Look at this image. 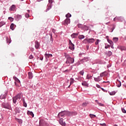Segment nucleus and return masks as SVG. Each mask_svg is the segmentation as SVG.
<instances>
[{
  "instance_id": "31",
  "label": "nucleus",
  "mask_w": 126,
  "mask_h": 126,
  "mask_svg": "<svg viewBox=\"0 0 126 126\" xmlns=\"http://www.w3.org/2000/svg\"><path fill=\"white\" fill-rule=\"evenodd\" d=\"M70 84L71 85L72 84H73L74 83V79L73 78H71L70 79Z\"/></svg>"
},
{
  "instance_id": "19",
  "label": "nucleus",
  "mask_w": 126,
  "mask_h": 126,
  "mask_svg": "<svg viewBox=\"0 0 126 126\" xmlns=\"http://www.w3.org/2000/svg\"><path fill=\"white\" fill-rule=\"evenodd\" d=\"M16 114H19L21 112L20 108L19 107H16L14 109Z\"/></svg>"
},
{
  "instance_id": "15",
  "label": "nucleus",
  "mask_w": 126,
  "mask_h": 126,
  "mask_svg": "<svg viewBox=\"0 0 126 126\" xmlns=\"http://www.w3.org/2000/svg\"><path fill=\"white\" fill-rule=\"evenodd\" d=\"M68 48L71 50V51H74V44L72 43L71 44H69Z\"/></svg>"
},
{
  "instance_id": "39",
  "label": "nucleus",
  "mask_w": 126,
  "mask_h": 126,
  "mask_svg": "<svg viewBox=\"0 0 126 126\" xmlns=\"http://www.w3.org/2000/svg\"><path fill=\"white\" fill-rule=\"evenodd\" d=\"M116 94V92L115 91H113V92H110L109 93V94L111 95V96H113L114 95H115Z\"/></svg>"
},
{
  "instance_id": "2",
  "label": "nucleus",
  "mask_w": 126,
  "mask_h": 126,
  "mask_svg": "<svg viewBox=\"0 0 126 126\" xmlns=\"http://www.w3.org/2000/svg\"><path fill=\"white\" fill-rule=\"evenodd\" d=\"M124 21V18L122 17H116L114 18V21L115 22H122Z\"/></svg>"
},
{
  "instance_id": "50",
  "label": "nucleus",
  "mask_w": 126,
  "mask_h": 126,
  "mask_svg": "<svg viewBox=\"0 0 126 126\" xmlns=\"http://www.w3.org/2000/svg\"><path fill=\"white\" fill-rule=\"evenodd\" d=\"M122 111L123 112V113H124V114L126 113V109H125V108H122Z\"/></svg>"
},
{
  "instance_id": "52",
  "label": "nucleus",
  "mask_w": 126,
  "mask_h": 126,
  "mask_svg": "<svg viewBox=\"0 0 126 126\" xmlns=\"http://www.w3.org/2000/svg\"><path fill=\"white\" fill-rule=\"evenodd\" d=\"M33 58H34V56H33V55H31L29 57L30 60H32V59H33Z\"/></svg>"
},
{
  "instance_id": "22",
  "label": "nucleus",
  "mask_w": 126,
  "mask_h": 126,
  "mask_svg": "<svg viewBox=\"0 0 126 126\" xmlns=\"http://www.w3.org/2000/svg\"><path fill=\"white\" fill-rule=\"evenodd\" d=\"M13 79L15 81V82H17V83H20V80H19V79H18V78H17V77H16V76H13Z\"/></svg>"
},
{
  "instance_id": "63",
  "label": "nucleus",
  "mask_w": 126,
  "mask_h": 126,
  "mask_svg": "<svg viewBox=\"0 0 126 126\" xmlns=\"http://www.w3.org/2000/svg\"><path fill=\"white\" fill-rule=\"evenodd\" d=\"M96 87L97 88H101V86L100 85H96Z\"/></svg>"
},
{
  "instance_id": "53",
  "label": "nucleus",
  "mask_w": 126,
  "mask_h": 126,
  "mask_svg": "<svg viewBox=\"0 0 126 126\" xmlns=\"http://www.w3.org/2000/svg\"><path fill=\"white\" fill-rule=\"evenodd\" d=\"M101 90H102V91H103V92H105L106 93L107 92H108V91H107V90L104 89V88H101Z\"/></svg>"
},
{
  "instance_id": "42",
  "label": "nucleus",
  "mask_w": 126,
  "mask_h": 126,
  "mask_svg": "<svg viewBox=\"0 0 126 126\" xmlns=\"http://www.w3.org/2000/svg\"><path fill=\"white\" fill-rule=\"evenodd\" d=\"M65 17H66V18H69V17H71V14H70V13H68L66 14Z\"/></svg>"
},
{
  "instance_id": "61",
  "label": "nucleus",
  "mask_w": 126,
  "mask_h": 126,
  "mask_svg": "<svg viewBox=\"0 0 126 126\" xmlns=\"http://www.w3.org/2000/svg\"><path fill=\"white\" fill-rule=\"evenodd\" d=\"M71 44H73L71 42V40L70 39H69V45H71Z\"/></svg>"
},
{
  "instance_id": "10",
  "label": "nucleus",
  "mask_w": 126,
  "mask_h": 126,
  "mask_svg": "<svg viewBox=\"0 0 126 126\" xmlns=\"http://www.w3.org/2000/svg\"><path fill=\"white\" fill-rule=\"evenodd\" d=\"M34 47L37 50H38V49H40V43H39V42H38L37 40L35 41Z\"/></svg>"
},
{
  "instance_id": "41",
  "label": "nucleus",
  "mask_w": 126,
  "mask_h": 126,
  "mask_svg": "<svg viewBox=\"0 0 126 126\" xmlns=\"http://www.w3.org/2000/svg\"><path fill=\"white\" fill-rule=\"evenodd\" d=\"M88 105V102H84L82 104L83 107H86Z\"/></svg>"
},
{
  "instance_id": "27",
  "label": "nucleus",
  "mask_w": 126,
  "mask_h": 126,
  "mask_svg": "<svg viewBox=\"0 0 126 126\" xmlns=\"http://www.w3.org/2000/svg\"><path fill=\"white\" fill-rule=\"evenodd\" d=\"M81 63H83V62H82V60H81L80 61H78L75 64V65H80V64H81Z\"/></svg>"
},
{
  "instance_id": "9",
  "label": "nucleus",
  "mask_w": 126,
  "mask_h": 126,
  "mask_svg": "<svg viewBox=\"0 0 126 126\" xmlns=\"http://www.w3.org/2000/svg\"><path fill=\"white\" fill-rule=\"evenodd\" d=\"M70 23V19L68 18H66L63 22L64 25H68V24Z\"/></svg>"
},
{
  "instance_id": "37",
  "label": "nucleus",
  "mask_w": 126,
  "mask_h": 126,
  "mask_svg": "<svg viewBox=\"0 0 126 126\" xmlns=\"http://www.w3.org/2000/svg\"><path fill=\"white\" fill-rule=\"evenodd\" d=\"M10 29L11 30H14V24L12 23L10 25Z\"/></svg>"
},
{
  "instance_id": "46",
  "label": "nucleus",
  "mask_w": 126,
  "mask_h": 126,
  "mask_svg": "<svg viewBox=\"0 0 126 126\" xmlns=\"http://www.w3.org/2000/svg\"><path fill=\"white\" fill-rule=\"evenodd\" d=\"M105 72H102V73H101L100 74V77L102 78V77H103V76H104V75H105Z\"/></svg>"
},
{
  "instance_id": "26",
  "label": "nucleus",
  "mask_w": 126,
  "mask_h": 126,
  "mask_svg": "<svg viewBox=\"0 0 126 126\" xmlns=\"http://www.w3.org/2000/svg\"><path fill=\"white\" fill-rule=\"evenodd\" d=\"M27 114L28 115H30V116H32V118H34V113H33V112L32 111H30L28 110L27 111Z\"/></svg>"
},
{
  "instance_id": "33",
  "label": "nucleus",
  "mask_w": 126,
  "mask_h": 126,
  "mask_svg": "<svg viewBox=\"0 0 126 126\" xmlns=\"http://www.w3.org/2000/svg\"><path fill=\"white\" fill-rule=\"evenodd\" d=\"M77 27L78 28H80V29H81V30H82V29L83 28V25L81 24H78L77 25Z\"/></svg>"
},
{
  "instance_id": "44",
  "label": "nucleus",
  "mask_w": 126,
  "mask_h": 126,
  "mask_svg": "<svg viewBox=\"0 0 126 126\" xmlns=\"http://www.w3.org/2000/svg\"><path fill=\"white\" fill-rule=\"evenodd\" d=\"M8 19L9 20H10V22H12V21H13V20H14V19H13V18H12L11 17H8Z\"/></svg>"
},
{
  "instance_id": "43",
  "label": "nucleus",
  "mask_w": 126,
  "mask_h": 126,
  "mask_svg": "<svg viewBox=\"0 0 126 126\" xmlns=\"http://www.w3.org/2000/svg\"><path fill=\"white\" fill-rule=\"evenodd\" d=\"M5 24V23L4 22H0V27H2V26H3Z\"/></svg>"
},
{
  "instance_id": "64",
  "label": "nucleus",
  "mask_w": 126,
  "mask_h": 126,
  "mask_svg": "<svg viewBox=\"0 0 126 126\" xmlns=\"http://www.w3.org/2000/svg\"><path fill=\"white\" fill-rule=\"evenodd\" d=\"M109 47H110V45H107V46H105V49H108V48H109Z\"/></svg>"
},
{
  "instance_id": "21",
  "label": "nucleus",
  "mask_w": 126,
  "mask_h": 126,
  "mask_svg": "<svg viewBox=\"0 0 126 126\" xmlns=\"http://www.w3.org/2000/svg\"><path fill=\"white\" fill-rule=\"evenodd\" d=\"M6 38V42L7 44H10L11 43V40H10V37H8L7 36L5 37Z\"/></svg>"
},
{
  "instance_id": "51",
  "label": "nucleus",
  "mask_w": 126,
  "mask_h": 126,
  "mask_svg": "<svg viewBox=\"0 0 126 126\" xmlns=\"http://www.w3.org/2000/svg\"><path fill=\"white\" fill-rule=\"evenodd\" d=\"M18 123H20V124H22V120L18 119Z\"/></svg>"
},
{
  "instance_id": "11",
  "label": "nucleus",
  "mask_w": 126,
  "mask_h": 126,
  "mask_svg": "<svg viewBox=\"0 0 126 126\" xmlns=\"http://www.w3.org/2000/svg\"><path fill=\"white\" fill-rule=\"evenodd\" d=\"M65 116L70 117V116H72V115H73V112L65 110Z\"/></svg>"
},
{
  "instance_id": "4",
  "label": "nucleus",
  "mask_w": 126,
  "mask_h": 126,
  "mask_svg": "<svg viewBox=\"0 0 126 126\" xmlns=\"http://www.w3.org/2000/svg\"><path fill=\"white\" fill-rule=\"evenodd\" d=\"M84 41H87L89 44H92L95 42V39L94 38H86Z\"/></svg>"
},
{
  "instance_id": "35",
  "label": "nucleus",
  "mask_w": 126,
  "mask_h": 126,
  "mask_svg": "<svg viewBox=\"0 0 126 126\" xmlns=\"http://www.w3.org/2000/svg\"><path fill=\"white\" fill-rule=\"evenodd\" d=\"M82 85L83 86H87V87H88V84H87L86 81H85V82H83V83H82Z\"/></svg>"
},
{
  "instance_id": "8",
  "label": "nucleus",
  "mask_w": 126,
  "mask_h": 126,
  "mask_svg": "<svg viewBox=\"0 0 126 126\" xmlns=\"http://www.w3.org/2000/svg\"><path fill=\"white\" fill-rule=\"evenodd\" d=\"M59 124L62 126H66L65 122H63V118H61L59 120Z\"/></svg>"
},
{
  "instance_id": "40",
  "label": "nucleus",
  "mask_w": 126,
  "mask_h": 126,
  "mask_svg": "<svg viewBox=\"0 0 126 126\" xmlns=\"http://www.w3.org/2000/svg\"><path fill=\"white\" fill-rule=\"evenodd\" d=\"M90 117L92 119H94V118H96V115H94V114H90Z\"/></svg>"
},
{
  "instance_id": "7",
  "label": "nucleus",
  "mask_w": 126,
  "mask_h": 126,
  "mask_svg": "<svg viewBox=\"0 0 126 126\" xmlns=\"http://www.w3.org/2000/svg\"><path fill=\"white\" fill-rule=\"evenodd\" d=\"M46 124H47V123L43 120H40L39 121V126H46Z\"/></svg>"
},
{
  "instance_id": "32",
  "label": "nucleus",
  "mask_w": 126,
  "mask_h": 126,
  "mask_svg": "<svg viewBox=\"0 0 126 126\" xmlns=\"http://www.w3.org/2000/svg\"><path fill=\"white\" fill-rule=\"evenodd\" d=\"M12 101L13 104H16V102H17V99L15 97H14V96H13L12 97Z\"/></svg>"
},
{
  "instance_id": "18",
  "label": "nucleus",
  "mask_w": 126,
  "mask_h": 126,
  "mask_svg": "<svg viewBox=\"0 0 126 126\" xmlns=\"http://www.w3.org/2000/svg\"><path fill=\"white\" fill-rule=\"evenodd\" d=\"M81 60L83 63H86L89 61V57H84L83 59Z\"/></svg>"
},
{
  "instance_id": "62",
  "label": "nucleus",
  "mask_w": 126,
  "mask_h": 126,
  "mask_svg": "<svg viewBox=\"0 0 126 126\" xmlns=\"http://www.w3.org/2000/svg\"><path fill=\"white\" fill-rule=\"evenodd\" d=\"M95 102L96 103H97V104H98V105L99 103H100V102H99V101H98V100H95Z\"/></svg>"
},
{
  "instance_id": "28",
  "label": "nucleus",
  "mask_w": 126,
  "mask_h": 126,
  "mask_svg": "<svg viewBox=\"0 0 126 126\" xmlns=\"http://www.w3.org/2000/svg\"><path fill=\"white\" fill-rule=\"evenodd\" d=\"M113 41L114 43H117V42L119 41V37H113Z\"/></svg>"
},
{
  "instance_id": "29",
  "label": "nucleus",
  "mask_w": 126,
  "mask_h": 126,
  "mask_svg": "<svg viewBox=\"0 0 126 126\" xmlns=\"http://www.w3.org/2000/svg\"><path fill=\"white\" fill-rule=\"evenodd\" d=\"M121 51H126V47L124 46H121L120 47Z\"/></svg>"
},
{
  "instance_id": "47",
  "label": "nucleus",
  "mask_w": 126,
  "mask_h": 126,
  "mask_svg": "<svg viewBox=\"0 0 126 126\" xmlns=\"http://www.w3.org/2000/svg\"><path fill=\"white\" fill-rule=\"evenodd\" d=\"M107 55H108V57H111L112 55V52L108 51V53H107Z\"/></svg>"
},
{
  "instance_id": "49",
  "label": "nucleus",
  "mask_w": 126,
  "mask_h": 126,
  "mask_svg": "<svg viewBox=\"0 0 126 126\" xmlns=\"http://www.w3.org/2000/svg\"><path fill=\"white\" fill-rule=\"evenodd\" d=\"M119 84L117 85V86L118 88H120V86H122V82H121V81H119Z\"/></svg>"
},
{
  "instance_id": "30",
  "label": "nucleus",
  "mask_w": 126,
  "mask_h": 126,
  "mask_svg": "<svg viewBox=\"0 0 126 126\" xmlns=\"http://www.w3.org/2000/svg\"><path fill=\"white\" fill-rule=\"evenodd\" d=\"M84 38H85V36L83 35H79L78 36V39H79V40H82V39H84Z\"/></svg>"
},
{
  "instance_id": "34",
  "label": "nucleus",
  "mask_w": 126,
  "mask_h": 126,
  "mask_svg": "<svg viewBox=\"0 0 126 126\" xmlns=\"http://www.w3.org/2000/svg\"><path fill=\"white\" fill-rule=\"evenodd\" d=\"M23 106L24 107H27V103H26V102H25V99H23Z\"/></svg>"
},
{
  "instance_id": "14",
  "label": "nucleus",
  "mask_w": 126,
  "mask_h": 126,
  "mask_svg": "<svg viewBox=\"0 0 126 126\" xmlns=\"http://www.w3.org/2000/svg\"><path fill=\"white\" fill-rule=\"evenodd\" d=\"M79 34V32H77V33H73L71 35V37L72 39H75V38H76L77 37V36Z\"/></svg>"
},
{
  "instance_id": "5",
  "label": "nucleus",
  "mask_w": 126,
  "mask_h": 126,
  "mask_svg": "<svg viewBox=\"0 0 126 126\" xmlns=\"http://www.w3.org/2000/svg\"><path fill=\"white\" fill-rule=\"evenodd\" d=\"M14 18L16 21H19V20L22 18V16L19 14L15 15Z\"/></svg>"
},
{
  "instance_id": "12",
  "label": "nucleus",
  "mask_w": 126,
  "mask_h": 126,
  "mask_svg": "<svg viewBox=\"0 0 126 126\" xmlns=\"http://www.w3.org/2000/svg\"><path fill=\"white\" fill-rule=\"evenodd\" d=\"M44 56L46 58V60H47L48 61L49 60V58H52V57H53V55L51 54L45 53L44 54Z\"/></svg>"
},
{
  "instance_id": "54",
  "label": "nucleus",
  "mask_w": 126,
  "mask_h": 126,
  "mask_svg": "<svg viewBox=\"0 0 126 126\" xmlns=\"http://www.w3.org/2000/svg\"><path fill=\"white\" fill-rule=\"evenodd\" d=\"M98 106H100V107H104V105L102 103H98Z\"/></svg>"
},
{
  "instance_id": "55",
  "label": "nucleus",
  "mask_w": 126,
  "mask_h": 126,
  "mask_svg": "<svg viewBox=\"0 0 126 126\" xmlns=\"http://www.w3.org/2000/svg\"><path fill=\"white\" fill-rule=\"evenodd\" d=\"M48 2L49 3L48 4H52L53 3V0H49Z\"/></svg>"
},
{
  "instance_id": "38",
  "label": "nucleus",
  "mask_w": 126,
  "mask_h": 126,
  "mask_svg": "<svg viewBox=\"0 0 126 126\" xmlns=\"http://www.w3.org/2000/svg\"><path fill=\"white\" fill-rule=\"evenodd\" d=\"M79 74H80V75L83 76L84 74V70L83 69V70H82L81 71H80L79 72Z\"/></svg>"
},
{
  "instance_id": "24",
  "label": "nucleus",
  "mask_w": 126,
  "mask_h": 126,
  "mask_svg": "<svg viewBox=\"0 0 126 126\" xmlns=\"http://www.w3.org/2000/svg\"><path fill=\"white\" fill-rule=\"evenodd\" d=\"M93 78V75H91L90 74H88L86 76L87 79H92Z\"/></svg>"
},
{
  "instance_id": "48",
  "label": "nucleus",
  "mask_w": 126,
  "mask_h": 126,
  "mask_svg": "<svg viewBox=\"0 0 126 126\" xmlns=\"http://www.w3.org/2000/svg\"><path fill=\"white\" fill-rule=\"evenodd\" d=\"M99 42H101V40L99 39H97L95 42V45H98L99 44Z\"/></svg>"
},
{
  "instance_id": "25",
  "label": "nucleus",
  "mask_w": 126,
  "mask_h": 126,
  "mask_svg": "<svg viewBox=\"0 0 126 126\" xmlns=\"http://www.w3.org/2000/svg\"><path fill=\"white\" fill-rule=\"evenodd\" d=\"M89 30V28L87 26H83V29L82 30H84V31H87Z\"/></svg>"
},
{
  "instance_id": "20",
  "label": "nucleus",
  "mask_w": 126,
  "mask_h": 126,
  "mask_svg": "<svg viewBox=\"0 0 126 126\" xmlns=\"http://www.w3.org/2000/svg\"><path fill=\"white\" fill-rule=\"evenodd\" d=\"M28 77L29 79H32L33 78V74L31 72H28Z\"/></svg>"
},
{
  "instance_id": "57",
  "label": "nucleus",
  "mask_w": 126,
  "mask_h": 126,
  "mask_svg": "<svg viewBox=\"0 0 126 126\" xmlns=\"http://www.w3.org/2000/svg\"><path fill=\"white\" fill-rule=\"evenodd\" d=\"M100 126H107V125H106V124L105 123H103V124H99Z\"/></svg>"
},
{
  "instance_id": "59",
  "label": "nucleus",
  "mask_w": 126,
  "mask_h": 126,
  "mask_svg": "<svg viewBox=\"0 0 126 126\" xmlns=\"http://www.w3.org/2000/svg\"><path fill=\"white\" fill-rule=\"evenodd\" d=\"M52 32H53V33H54V34H56V30H55V29H53L52 30Z\"/></svg>"
},
{
  "instance_id": "13",
  "label": "nucleus",
  "mask_w": 126,
  "mask_h": 126,
  "mask_svg": "<svg viewBox=\"0 0 126 126\" xmlns=\"http://www.w3.org/2000/svg\"><path fill=\"white\" fill-rule=\"evenodd\" d=\"M15 9H16V6L15 5L13 4L10 7L9 10H10V11H14Z\"/></svg>"
},
{
  "instance_id": "23",
  "label": "nucleus",
  "mask_w": 126,
  "mask_h": 126,
  "mask_svg": "<svg viewBox=\"0 0 126 126\" xmlns=\"http://www.w3.org/2000/svg\"><path fill=\"white\" fill-rule=\"evenodd\" d=\"M14 97H15L17 100H20V99H21V94H18Z\"/></svg>"
},
{
  "instance_id": "56",
  "label": "nucleus",
  "mask_w": 126,
  "mask_h": 126,
  "mask_svg": "<svg viewBox=\"0 0 126 126\" xmlns=\"http://www.w3.org/2000/svg\"><path fill=\"white\" fill-rule=\"evenodd\" d=\"M81 79H82V77H78V78H77V80L79 81H81Z\"/></svg>"
},
{
  "instance_id": "60",
  "label": "nucleus",
  "mask_w": 126,
  "mask_h": 126,
  "mask_svg": "<svg viewBox=\"0 0 126 126\" xmlns=\"http://www.w3.org/2000/svg\"><path fill=\"white\" fill-rule=\"evenodd\" d=\"M69 71H70V70L66 69L64 71H63V72H68Z\"/></svg>"
},
{
  "instance_id": "1",
  "label": "nucleus",
  "mask_w": 126,
  "mask_h": 126,
  "mask_svg": "<svg viewBox=\"0 0 126 126\" xmlns=\"http://www.w3.org/2000/svg\"><path fill=\"white\" fill-rule=\"evenodd\" d=\"M65 57L66 59V63L67 64H70V63H74V58L70 57L69 55L65 54Z\"/></svg>"
},
{
  "instance_id": "3",
  "label": "nucleus",
  "mask_w": 126,
  "mask_h": 126,
  "mask_svg": "<svg viewBox=\"0 0 126 126\" xmlns=\"http://www.w3.org/2000/svg\"><path fill=\"white\" fill-rule=\"evenodd\" d=\"M2 107L7 110H11V106L9 103H4L2 104Z\"/></svg>"
},
{
  "instance_id": "36",
  "label": "nucleus",
  "mask_w": 126,
  "mask_h": 126,
  "mask_svg": "<svg viewBox=\"0 0 126 126\" xmlns=\"http://www.w3.org/2000/svg\"><path fill=\"white\" fill-rule=\"evenodd\" d=\"M107 42L110 44V45H113V44H114V42H113V41L109 39V38L107 39Z\"/></svg>"
},
{
  "instance_id": "45",
  "label": "nucleus",
  "mask_w": 126,
  "mask_h": 126,
  "mask_svg": "<svg viewBox=\"0 0 126 126\" xmlns=\"http://www.w3.org/2000/svg\"><path fill=\"white\" fill-rule=\"evenodd\" d=\"M49 35L50 36V41H52V42H53V34H52V33H50Z\"/></svg>"
},
{
  "instance_id": "58",
  "label": "nucleus",
  "mask_w": 126,
  "mask_h": 126,
  "mask_svg": "<svg viewBox=\"0 0 126 126\" xmlns=\"http://www.w3.org/2000/svg\"><path fill=\"white\" fill-rule=\"evenodd\" d=\"M25 17H26V18H28V17H29V14H28V13H26V14H25Z\"/></svg>"
},
{
  "instance_id": "6",
  "label": "nucleus",
  "mask_w": 126,
  "mask_h": 126,
  "mask_svg": "<svg viewBox=\"0 0 126 126\" xmlns=\"http://www.w3.org/2000/svg\"><path fill=\"white\" fill-rule=\"evenodd\" d=\"M64 116H65V110L61 111L58 115V118H61V117H64Z\"/></svg>"
},
{
  "instance_id": "17",
  "label": "nucleus",
  "mask_w": 126,
  "mask_h": 126,
  "mask_svg": "<svg viewBox=\"0 0 126 126\" xmlns=\"http://www.w3.org/2000/svg\"><path fill=\"white\" fill-rule=\"evenodd\" d=\"M52 7H53V5L48 4L47 5V8L45 10V12H48V11H49V10H50V9H51V8H52Z\"/></svg>"
},
{
  "instance_id": "16",
  "label": "nucleus",
  "mask_w": 126,
  "mask_h": 126,
  "mask_svg": "<svg viewBox=\"0 0 126 126\" xmlns=\"http://www.w3.org/2000/svg\"><path fill=\"white\" fill-rule=\"evenodd\" d=\"M102 79V78L98 76L97 78H94V81H96V82H99V81H101V80Z\"/></svg>"
}]
</instances>
